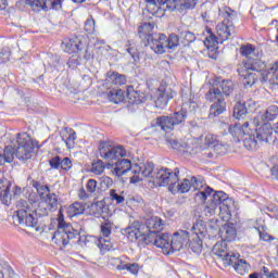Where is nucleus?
Listing matches in <instances>:
<instances>
[{
	"label": "nucleus",
	"mask_w": 278,
	"mask_h": 278,
	"mask_svg": "<svg viewBox=\"0 0 278 278\" xmlns=\"http://www.w3.org/2000/svg\"><path fill=\"white\" fill-rule=\"evenodd\" d=\"M156 186H168L169 192L173 194H186V192H190V190H199L195 193L198 200L205 202L207 201V197H210L211 192H214V189L210 187H205V182H203V176H193L190 179L185 178L181 182H179V169H175L173 172L168 168H161L157 172L155 177Z\"/></svg>",
	"instance_id": "nucleus-1"
},
{
	"label": "nucleus",
	"mask_w": 278,
	"mask_h": 278,
	"mask_svg": "<svg viewBox=\"0 0 278 278\" xmlns=\"http://www.w3.org/2000/svg\"><path fill=\"white\" fill-rule=\"evenodd\" d=\"M230 136L235 142L242 140L243 147L248 151H255L262 142H268L273 136V126L270 124H260V117L245 122L243 125H230L228 128Z\"/></svg>",
	"instance_id": "nucleus-2"
},
{
	"label": "nucleus",
	"mask_w": 278,
	"mask_h": 278,
	"mask_svg": "<svg viewBox=\"0 0 278 278\" xmlns=\"http://www.w3.org/2000/svg\"><path fill=\"white\" fill-rule=\"evenodd\" d=\"M16 142V150L12 146H8L3 150L8 164H12V162H14V156L17 157V160L21 162H27V160H31V155L34 154L35 149L34 140H31V137L27 135V132L18 134Z\"/></svg>",
	"instance_id": "nucleus-3"
},
{
	"label": "nucleus",
	"mask_w": 278,
	"mask_h": 278,
	"mask_svg": "<svg viewBox=\"0 0 278 278\" xmlns=\"http://www.w3.org/2000/svg\"><path fill=\"white\" fill-rule=\"evenodd\" d=\"M16 207V214L13 215L14 223L28 227V229H34V231H40L38 215L36 214V205L28 203L25 200H20L17 201Z\"/></svg>",
	"instance_id": "nucleus-4"
},
{
	"label": "nucleus",
	"mask_w": 278,
	"mask_h": 278,
	"mask_svg": "<svg viewBox=\"0 0 278 278\" xmlns=\"http://www.w3.org/2000/svg\"><path fill=\"white\" fill-rule=\"evenodd\" d=\"M106 81L113 84V86L106 88L104 93L109 101L116 104L123 103L125 101V91L118 89V86H125V84H127L125 75L111 71L108 73Z\"/></svg>",
	"instance_id": "nucleus-5"
},
{
	"label": "nucleus",
	"mask_w": 278,
	"mask_h": 278,
	"mask_svg": "<svg viewBox=\"0 0 278 278\" xmlns=\"http://www.w3.org/2000/svg\"><path fill=\"white\" fill-rule=\"evenodd\" d=\"M220 16L224 21L216 26V35L219 42L229 40L233 34H236V27H233V21H236V11L226 7L220 11Z\"/></svg>",
	"instance_id": "nucleus-6"
},
{
	"label": "nucleus",
	"mask_w": 278,
	"mask_h": 278,
	"mask_svg": "<svg viewBox=\"0 0 278 278\" xmlns=\"http://www.w3.org/2000/svg\"><path fill=\"white\" fill-rule=\"evenodd\" d=\"M79 236V231L75 230L71 224L64 222V215L59 212L58 218V229L52 237V241L58 244V247H66L71 240H75Z\"/></svg>",
	"instance_id": "nucleus-7"
},
{
	"label": "nucleus",
	"mask_w": 278,
	"mask_h": 278,
	"mask_svg": "<svg viewBox=\"0 0 278 278\" xmlns=\"http://www.w3.org/2000/svg\"><path fill=\"white\" fill-rule=\"evenodd\" d=\"M177 92L170 87V78L163 79L154 94L155 106L160 110H164L168 105V101L176 97Z\"/></svg>",
	"instance_id": "nucleus-8"
},
{
	"label": "nucleus",
	"mask_w": 278,
	"mask_h": 278,
	"mask_svg": "<svg viewBox=\"0 0 278 278\" xmlns=\"http://www.w3.org/2000/svg\"><path fill=\"white\" fill-rule=\"evenodd\" d=\"M99 153L100 157L106 162H116L119 157H131V152L127 151L125 147H114L108 142L100 143Z\"/></svg>",
	"instance_id": "nucleus-9"
},
{
	"label": "nucleus",
	"mask_w": 278,
	"mask_h": 278,
	"mask_svg": "<svg viewBox=\"0 0 278 278\" xmlns=\"http://www.w3.org/2000/svg\"><path fill=\"white\" fill-rule=\"evenodd\" d=\"M144 229V225L140 224V222H134L123 230V233L131 242H136V240H138L139 242H144V244H151V242H153V237H151V235H147Z\"/></svg>",
	"instance_id": "nucleus-10"
},
{
	"label": "nucleus",
	"mask_w": 278,
	"mask_h": 278,
	"mask_svg": "<svg viewBox=\"0 0 278 278\" xmlns=\"http://www.w3.org/2000/svg\"><path fill=\"white\" fill-rule=\"evenodd\" d=\"M61 47L68 55L80 53L86 48V36L84 35H71L65 37L61 43Z\"/></svg>",
	"instance_id": "nucleus-11"
},
{
	"label": "nucleus",
	"mask_w": 278,
	"mask_h": 278,
	"mask_svg": "<svg viewBox=\"0 0 278 278\" xmlns=\"http://www.w3.org/2000/svg\"><path fill=\"white\" fill-rule=\"evenodd\" d=\"M155 165L153 163H140L139 165H135L132 167V174L134 176L130 177V184H138V181H142L143 178L151 177L153 179V184L157 182L155 181V177H157V172H154Z\"/></svg>",
	"instance_id": "nucleus-12"
},
{
	"label": "nucleus",
	"mask_w": 278,
	"mask_h": 278,
	"mask_svg": "<svg viewBox=\"0 0 278 278\" xmlns=\"http://www.w3.org/2000/svg\"><path fill=\"white\" fill-rule=\"evenodd\" d=\"M213 253L223 263L225 268L232 266L233 263L238 262V254L230 252L227 248V241H219L213 248Z\"/></svg>",
	"instance_id": "nucleus-13"
},
{
	"label": "nucleus",
	"mask_w": 278,
	"mask_h": 278,
	"mask_svg": "<svg viewBox=\"0 0 278 278\" xmlns=\"http://www.w3.org/2000/svg\"><path fill=\"white\" fill-rule=\"evenodd\" d=\"M101 236L97 240V247L100 248V251H112L114 249V244L110 240V236H112V229H114V222L110 219H104V222L100 226Z\"/></svg>",
	"instance_id": "nucleus-14"
},
{
	"label": "nucleus",
	"mask_w": 278,
	"mask_h": 278,
	"mask_svg": "<svg viewBox=\"0 0 278 278\" xmlns=\"http://www.w3.org/2000/svg\"><path fill=\"white\" fill-rule=\"evenodd\" d=\"M20 5L30 8L33 12H49V10H55L59 5H62L60 0H20Z\"/></svg>",
	"instance_id": "nucleus-15"
},
{
	"label": "nucleus",
	"mask_w": 278,
	"mask_h": 278,
	"mask_svg": "<svg viewBox=\"0 0 278 278\" xmlns=\"http://www.w3.org/2000/svg\"><path fill=\"white\" fill-rule=\"evenodd\" d=\"M210 197L208 203L206 204V206L204 207V214L205 216H214V214H216V210H223V207L220 206V203H223V201H227V194L223 191H217V192H211L210 195H207V198Z\"/></svg>",
	"instance_id": "nucleus-16"
},
{
	"label": "nucleus",
	"mask_w": 278,
	"mask_h": 278,
	"mask_svg": "<svg viewBox=\"0 0 278 278\" xmlns=\"http://www.w3.org/2000/svg\"><path fill=\"white\" fill-rule=\"evenodd\" d=\"M190 242V231L178 230L176 231L169 242V253H175V251H181L184 247H187Z\"/></svg>",
	"instance_id": "nucleus-17"
},
{
	"label": "nucleus",
	"mask_w": 278,
	"mask_h": 278,
	"mask_svg": "<svg viewBox=\"0 0 278 278\" xmlns=\"http://www.w3.org/2000/svg\"><path fill=\"white\" fill-rule=\"evenodd\" d=\"M206 33L208 36L204 39V47L207 49V55L211 60L218 58V37L214 35L212 28L207 27Z\"/></svg>",
	"instance_id": "nucleus-18"
},
{
	"label": "nucleus",
	"mask_w": 278,
	"mask_h": 278,
	"mask_svg": "<svg viewBox=\"0 0 278 278\" xmlns=\"http://www.w3.org/2000/svg\"><path fill=\"white\" fill-rule=\"evenodd\" d=\"M150 46V49L157 55L166 53V35L159 34L155 36H150V39L147 41Z\"/></svg>",
	"instance_id": "nucleus-19"
},
{
	"label": "nucleus",
	"mask_w": 278,
	"mask_h": 278,
	"mask_svg": "<svg viewBox=\"0 0 278 278\" xmlns=\"http://www.w3.org/2000/svg\"><path fill=\"white\" fill-rule=\"evenodd\" d=\"M150 244H155L157 249H162L165 255H170V236L168 233H155L152 236Z\"/></svg>",
	"instance_id": "nucleus-20"
},
{
	"label": "nucleus",
	"mask_w": 278,
	"mask_h": 278,
	"mask_svg": "<svg viewBox=\"0 0 278 278\" xmlns=\"http://www.w3.org/2000/svg\"><path fill=\"white\" fill-rule=\"evenodd\" d=\"M112 264H115L117 270H128L131 275H138L140 270L138 263H130L127 257L112 258Z\"/></svg>",
	"instance_id": "nucleus-21"
},
{
	"label": "nucleus",
	"mask_w": 278,
	"mask_h": 278,
	"mask_svg": "<svg viewBox=\"0 0 278 278\" xmlns=\"http://www.w3.org/2000/svg\"><path fill=\"white\" fill-rule=\"evenodd\" d=\"M162 229H164V220H162V218L153 216L147 219L144 226L146 236L153 238V236H155L157 231H162Z\"/></svg>",
	"instance_id": "nucleus-22"
},
{
	"label": "nucleus",
	"mask_w": 278,
	"mask_h": 278,
	"mask_svg": "<svg viewBox=\"0 0 278 278\" xmlns=\"http://www.w3.org/2000/svg\"><path fill=\"white\" fill-rule=\"evenodd\" d=\"M129 170H131V160L122 159L116 161L113 173L116 177H123Z\"/></svg>",
	"instance_id": "nucleus-23"
},
{
	"label": "nucleus",
	"mask_w": 278,
	"mask_h": 278,
	"mask_svg": "<svg viewBox=\"0 0 278 278\" xmlns=\"http://www.w3.org/2000/svg\"><path fill=\"white\" fill-rule=\"evenodd\" d=\"M93 214L96 216H101L104 220L112 216V212L110 211V207L105 205V201H98L94 204H92Z\"/></svg>",
	"instance_id": "nucleus-24"
},
{
	"label": "nucleus",
	"mask_w": 278,
	"mask_h": 278,
	"mask_svg": "<svg viewBox=\"0 0 278 278\" xmlns=\"http://www.w3.org/2000/svg\"><path fill=\"white\" fill-rule=\"evenodd\" d=\"M10 188H12V184L3 177V173H0V201L10 199Z\"/></svg>",
	"instance_id": "nucleus-25"
},
{
	"label": "nucleus",
	"mask_w": 278,
	"mask_h": 278,
	"mask_svg": "<svg viewBox=\"0 0 278 278\" xmlns=\"http://www.w3.org/2000/svg\"><path fill=\"white\" fill-rule=\"evenodd\" d=\"M227 110V103L224 99L217 100L214 104L210 108V118H215V116H220V114L225 113Z\"/></svg>",
	"instance_id": "nucleus-26"
},
{
	"label": "nucleus",
	"mask_w": 278,
	"mask_h": 278,
	"mask_svg": "<svg viewBox=\"0 0 278 278\" xmlns=\"http://www.w3.org/2000/svg\"><path fill=\"white\" fill-rule=\"evenodd\" d=\"M190 233L194 237L198 236V238H205V235L207 233V226L205 225V222L198 219L191 227Z\"/></svg>",
	"instance_id": "nucleus-27"
},
{
	"label": "nucleus",
	"mask_w": 278,
	"mask_h": 278,
	"mask_svg": "<svg viewBox=\"0 0 278 278\" xmlns=\"http://www.w3.org/2000/svg\"><path fill=\"white\" fill-rule=\"evenodd\" d=\"M127 99L128 103L131 105H140L142 101L144 100V94L140 93V91H137L134 89V87H128L127 88Z\"/></svg>",
	"instance_id": "nucleus-28"
},
{
	"label": "nucleus",
	"mask_w": 278,
	"mask_h": 278,
	"mask_svg": "<svg viewBox=\"0 0 278 278\" xmlns=\"http://www.w3.org/2000/svg\"><path fill=\"white\" fill-rule=\"evenodd\" d=\"M216 86L219 84V88H222V94H225L226 97H229L233 92V81L230 79H220L219 77H215Z\"/></svg>",
	"instance_id": "nucleus-29"
},
{
	"label": "nucleus",
	"mask_w": 278,
	"mask_h": 278,
	"mask_svg": "<svg viewBox=\"0 0 278 278\" xmlns=\"http://www.w3.org/2000/svg\"><path fill=\"white\" fill-rule=\"evenodd\" d=\"M154 25L151 23H143L138 27L139 37L143 38V40H149L151 36H153Z\"/></svg>",
	"instance_id": "nucleus-30"
},
{
	"label": "nucleus",
	"mask_w": 278,
	"mask_h": 278,
	"mask_svg": "<svg viewBox=\"0 0 278 278\" xmlns=\"http://www.w3.org/2000/svg\"><path fill=\"white\" fill-rule=\"evenodd\" d=\"M156 125H159L163 131H173V129H175V124L170 116L157 117Z\"/></svg>",
	"instance_id": "nucleus-31"
},
{
	"label": "nucleus",
	"mask_w": 278,
	"mask_h": 278,
	"mask_svg": "<svg viewBox=\"0 0 278 278\" xmlns=\"http://www.w3.org/2000/svg\"><path fill=\"white\" fill-rule=\"evenodd\" d=\"M236 236H237L236 227L231 225H226L223 227V230H222L223 242H231L236 240Z\"/></svg>",
	"instance_id": "nucleus-32"
},
{
	"label": "nucleus",
	"mask_w": 278,
	"mask_h": 278,
	"mask_svg": "<svg viewBox=\"0 0 278 278\" xmlns=\"http://www.w3.org/2000/svg\"><path fill=\"white\" fill-rule=\"evenodd\" d=\"M242 66L245 71H257L262 66V60L250 56L242 60Z\"/></svg>",
	"instance_id": "nucleus-33"
},
{
	"label": "nucleus",
	"mask_w": 278,
	"mask_h": 278,
	"mask_svg": "<svg viewBox=\"0 0 278 278\" xmlns=\"http://www.w3.org/2000/svg\"><path fill=\"white\" fill-rule=\"evenodd\" d=\"M86 212V205L80 202H74L72 205L67 207V214L71 218L75 216H79Z\"/></svg>",
	"instance_id": "nucleus-34"
},
{
	"label": "nucleus",
	"mask_w": 278,
	"mask_h": 278,
	"mask_svg": "<svg viewBox=\"0 0 278 278\" xmlns=\"http://www.w3.org/2000/svg\"><path fill=\"white\" fill-rule=\"evenodd\" d=\"M189 238H191V240L189 239V248L191 251L197 254L201 253V251H203V237H194L191 235Z\"/></svg>",
	"instance_id": "nucleus-35"
},
{
	"label": "nucleus",
	"mask_w": 278,
	"mask_h": 278,
	"mask_svg": "<svg viewBox=\"0 0 278 278\" xmlns=\"http://www.w3.org/2000/svg\"><path fill=\"white\" fill-rule=\"evenodd\" d=\"M126 51L132 58L134 62H140V48L138 43L129 41L126 46Z\"/></svg>",
	"instance_id": "nucleus-36"
},
{
	"label": "nucleus",
	"mask_w": 278,
	"mask_h": 278,
	"mask_svg": "<svg viewBox=\"0 0 278 278\" xmlns=\"http://www.w3.org/2000/svg\"><path fill=\"white\" fill-rule=\"evenodd\" d=\"M277 116H278V106L277 105L268 106V109L266 110L265 114L262 117L264 122L262 124L258 122V124L264 125L267 122L266 125H269L268 121H275Z\"/></svg>",
	"instance_id": "nucleus-37"
},
{
	"label": "nucleus",
	"mask_w": 278,
	"mask_h": 278,
	"mask_svg": "<svg viewBox=\"0 0 278 278\" xmlns=\"http://www.w3.org/2000/svg\"><path fill=\"white\" fill-rule=\"evenodd\" d=\"M42 199L49 212H55V210H58V195H55V193H48Z\"/></svg>",
	"instance_id": "nucleus-38"
},
{
	"label": "nucleus",
	"mask_w": 278,
	"mask_h": 278,
	"mask_svg": "<svg viewBox=\"0 0 278 278\" xmlns=\"http://www.w3.org/2000/svg\"><path fill=\"white\" fill-rule=\"evenodd\" d=\"M63 140L67 149H73L75 147V140H77V134L73 129L66 130L63 135Z\"/></svg>",
	"instance_id": "nucleus-39"
},
{
	"label": "nucleus",
	"mask_w": 278,
	"mask_h": 278,
	"mask_svg": "<svg viewBox=\"0 0 278 278\" xmlns=\"http://www.w3.org/2000/svg\"><path fill=\"white\" fill-rule=\"evenodd\" d=\"M238 257L239 256L237 254V261L232 263L236 273H238V275H244L245 273H249L250 266L247 264L244 260H239Z\"/></svg>",
	"instance_id": "nucleus-40"
},
{
	"label": "nucleus",
	"mask_w": 278,
	"mask_h": 278,
	"mask_svg": "<svg viewBox=\"0 0 278 278\" xmlns=\"http://www.w3.org/2000/svg\"><path fill=\"white\" fill-rule=\"evenodd\" d=\"M239 53L241 55V58H252L251 55H255V46H253V43H245L242 45L239 48Z\"/></svg>",
	"instance_id": "nucleus-41"
},
{
	"label": "nucleus",
	"mask_w": 278,
	"mask_h": 278,
	"mask_svg": "<svg viewBox=\"0 0 278 278\" xmlns=\"http://www.w3.org/2000/svg\"><path fill=\"white\" fill-rule=\"evenodd\" d=\"M249 113V110L247 109V105L242 102H237L233 108V116L235 118H242V116H247Z\"/></svg>",
	"instance_id": "nucleus-42"
},
{
	"label": "nucleus",
	"mask_w": 278,
	"mask_h": 278,
	"mask_svg": "<svg viewBox=\"0 0 278 278\" xmlns=\"http://www.w3.org/2000/svg\"><path fill=\"white\" fill-rule=\"evenodd\" d=\"M205 99L206 101H219V99H223V91L219 88L212 87L205 94Z\"/></svg>",
	"instance_id": "nucleus-43"
},
{
	"label": "nucleus",
	"mask_w": 278,
	"mask_h": 278,
	"mask_svg": "<svg viewBox=\"0 0 278 278\" xmlns=\"http://www.w3.org/2000/svg\"><path fill=\"white\" fill-rule=\"evenodd\" d=\"M170 118L175 125H181V123H184V121H186V118H188V113L184 110H181L180 112H175L174 114L170 115Z\"/></svg>",
	"instance_id": "nucleus-44"
},
{
	"label": "nucleus",
	"mask_w": 278,
	"mask_h": 278,
	"mask_svg": "<svg viewBox=\"0 0 278 278\" xmlns=\"http://www.w3.org/2000/svg\"><path fill=\"white\" fill-rule=\"evenodd\" d=\"M105 172V163L101 160H97L96 162L92 163L91 165V173L93 175H102V173Z\"/></svg>",
	"instance_id": "nucleus-45"
},
{
	"label": "nucleus",
	"mask_w": 278,
	"mask_h": 278,
	"mask_svg": "<svg viewBox=\"0 0 278 278\" xmlns=\"http://www.w3.org/2000/svg\"><path fill=\"white\" fill-rule=\"evenodd\" d=\"M166 142L169 147H172V149H176V151H182L185 152V148H186V143L180 142L179 140L175 139V138H167Z\"/></svg>",
	"instance_id": "nucleus-46"
},
{
	"label": "nucleus",
	"mask_w": 278,
	"mask_h": 278,
	"mask_svg": "<svg viewBox=\"0 0 278 278\" xmlns=\"http://www.w3.org/2000/svg\"><path fill=\"white\" fill-rule=\"evenodd\" d=\"M220 140H218V137L213 134H208L204 138V144L211 149H214L215 144H218Z\"/></svg>",
	"instance_id": "nucleus-47"
},
{
	"label": "nucleus",
	"mask_w": 278,
	"mask_h": 278,
	"mask_svg": "<svg viewBox=\"0 0 278 278\" xmlns=\"http://www.w3.org/2000/svg\"><path fill=\"white\" fill-rule=\"evenodd\" d=\"M10 58H12V51L10 48H2L0 51V66L2 64H8V62H10Z\"/></svg>",
	"instance_id": "nucleus-48"
},
{
	"label": "nucleus",
	"mask_w": 278,
	"mask_h": 278,
	"mask_svg": "<svg viewBox=\"0 0 278 278\" xmlns=\"http://www.w3.org/2000/svg\"><path fill=\"white\" fill-rule=\"evenodd\" d=\"M111 201H115L116 205H123L125 203V197L116 192V190L112 189L110 191Z\"/></svg>",
	"instance_id": "nucleus-49"
},
{
	"label": "nucleus",
	"mask_w": 278,
	"mask_h": 278,
	"mask_svg": "<svg viewBox=\"0 0 278 278\" xmlns=\"http://www.w3.org/2000/svg\"><path fill=\"white\" fill-rule=\"evenodd\" d=\"M165 41H166L165 49H175V47L179 45L177 36H173V35H170L169 37H166L165 35Z\"/></svg>",
	"instance_id": "nucleus-50"
},
{
	"label": "nucleus",
	"mask_w": 278,
	"mask_h": 278,
	"mask_svg": "<svg viewBox=\"0 0 278 278\" xmlns=\"http://www.w3.org/2000/svg\"><path fill=\"white\" fill-rule=\"evenodd\" d=\"M94 18H92V15L89 16V18H87V21L85 22V31L87 34H94Z\"/></svg>",
	"instance_id": "nucleus-51"
},
{
	"label": "nucleus",
	"mask_w": 278,
	"mask_h": 278,
	"mask_svg": "<svg viewBox=\"0 0 278 278\" xmlns=\"http://www.w3.org/2000/svg\"><path fill=\"white\" fill-rule=\"evenodd\" d=\"M114 184V180L110 178L109 176H102L100 178V186L102 190H108V188H111V186Z\"/></svg>",
	"instance_id": "nucleus-52"
},
{
	"label": "nucleus",
	"mask_w": 278,
	"mask_h": 278,
	"mask_svg": "<svg viewBox=\"0 0 278 278\" xmlns=\"http://www.w3.org/2000/svg\"><path fill=\"white\" fill-rule=\"evenodd\" d=\"M214 151L218 154V155H225V153H227L229 146L222 143L220 141L217 142V144L214 146Z\"/></svg>",
	"instance_id": "nucleus-53"
},
{
	"label": "nucleus",
	"mask_w": 278,
	"mask_h": 278,
	"mask_svg": "<svg viewBox=\"0 0 278 278\" xmlns=\"http://www.w3.org/2000/svg\"><path fill=\"white\" fill-rule=\"evenodd\" d=\"M86 190L89 194H94L97 192V180L89 179L86 184Z\"/></svg>",
	"instance_id": "nucleus-54"
},
{
	"label": "nucleus",
	"mask_w": 278,
	"mask_h": 278,
	"mask_svg": "<svg viewBox=\"0 0 278 278\" xmlns=\"http://www.w3.org/2000/svg\"><path fill=\"white\" fill-rule=\"evenodd\" d=\"M199 0H182V2L180 3V5L185 9V10H193V8H197V2Z\"/></svg>",
	"instance_id": "nucleus-55"
},
{
	"label": "nucleus",
	"mask_w": 278,
	"mask_h": 278,
	"mask_svg": "<svg viewBox=\"0 0 278 278\" xmlns=\"http://www.w3.org/2000/svg\"><path fill=\"white\" fill-rule=\"evenodd\" d=\"M62 170H71L73 168V162L68 157L61 159Z\"/></svg>",
	"instance_id": "nucleus-56"
},
{
	"label": "nucleus",
	"mask_w": 278,
	"mask_h": 278,
	"mask_svg": "<svg viewBox=\"0 0 278 278\" xmlns=\"http://www.w3.org/2000/svg\"><path fill=\"white\" fill-rule=\"evenodd\" d=\"M244 105L248 112H255V110H257V102H255L253 99H249L247 102H244Z\"/></svg>",
	"instance_id": "nucleus-57"
},
{
	"label": "nucleus",
	"mask_w": 278,
	"mask_h": 278,
	"mask_svg": "<svg viewBox=\"0 0 278 278\" xmlns=\"http://www.w3.org/2000/svg\"><path fill=\"white\" fill-rule=\"evenodd\" d=\"M61 159L60 156H54L49 161L51 168H55L56 170L61 168Z\"/></svg>",
	"instance_id": "nucleus-58"
},
{
	"label": "nucleus",
	"mask_w": 278,
	"mask_h": 278,
	"mask_svg": "<svg viewBox=\"0 0 278 278\" xmlns=\"http://www.w3.org/2000/svg\"><path fill=\"white\" fill-rule=\"evenodd\" d=\"M37 192L41 199H45L47 194H50L51 190L49 189V186H42L37 189Z\"/></svg>",
	"instance_id": "nucleus-59"
},
{
	"label": "nucleus",
	"mask_w": 278,
	"mask_h": 278,
	"mask_svg": "<svg viewBox=\"0 0 278 278\" xmlns=\"http://www.w3.org/2000/svg\"><path fill=\"white\" fill-rule=\"evenodd\" d=\"M78 197L81 200H86L90 197V193L88 191H86V189L81 188L78 190Z\"/></svg>",
	"instance_id": "nucleus-60"
},
{
	"label": "nucleus",
	"mask_w": 278,
	"mask_h": 278,
	"mask_svg": "<svg viewBox=\"0 0 278 278\" xmlns=\"http://www.w3.org/2000/svg\"><path fill=\"white\" fill-rule=\"evenodd\" d=\"M156 3L159 5H166L167 4V8H170V5H173L172 0H156Z\"/></svg>",
	"instance_id": "nucleus-61"
},
{
	"label": "nucleus",
	"mask_w": 278,
	"mask_h": 278,
	"mask_svg": "<svg viewBox=\"0 0 278 278\" xmlns=\"http://www.w3.org/2000/svg\"><path fill=\"white\" fill-rule=\"evenodd\" d=\"M7 163L8 161L5 160V154L0 149V166H3V164H7Z\"/></svg>",
	"instance_id": "nucleus-62"
},
{
	"label": "nucleus",
	"mask_w": 278,
	"mask_h": 278,
	"mask_svg": "<svg viewBox=\"0 0 278 278\" xmlns=\"http://www.w3.org/2000/svg\"><path fill=\"white\" fill-rule=\"evenodd\" d=\"M103 51H108L106 47H100L97 49V55H103Z\"/></svg>",
	"instance_id": "nucleus-63"
},
{
	"label": "nucleus",
	"mask_w": 278,
	"mask_h": 278,
	"mask_svg": "<svg viewBox=\"0 0 278 278\" xmlns=\"http://www.w3.org/2000/svg\"><path fill=\"white\" fill-rule=\"evenodd\" d=\"M267 278H278V271H273L269 275H267Z\"/></svg>",
	"instance_id": "nucleus-64"
}]
</instances>
